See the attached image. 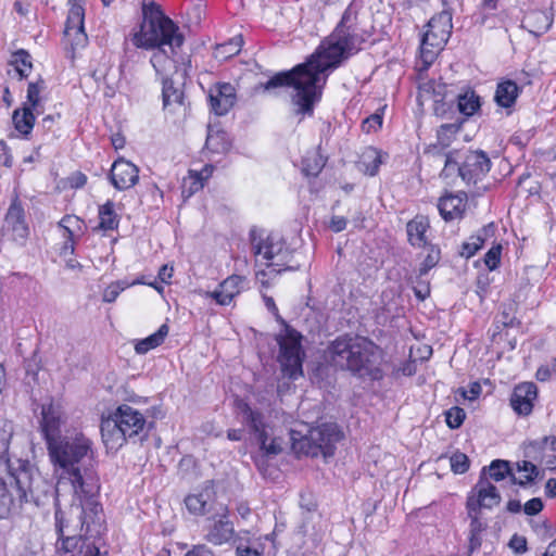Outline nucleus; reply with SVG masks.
Masks as SVG:
<instances>
[{
    "mask_svg": "<svg viewBox=\"0 0 556 556\" xmlns=\"http://www.w3.org/2000/svg\"><path fill=\"white\" fill-rule=\"evenodd\" d=\"M364 42L358 31L357 12L349 5L332 34L324 40L306 62L291 71L279 72L266 83L254 87L255 93H270L277 88L292 87L294 93L291 103L294 113L312 116L315 104L320 100L329 71L337 68L343 61L355 54Z\"/></svg>",
    "mask_w": 556,
    "mask_h": 556,
    "instance_id": "nucleus-1",
    "label": "nucleus"
},
{
    "mask_svg": "<svg viewBox=\"0 0 556 556\" xmlns=\"http://www.w3.org/2000/svg\"><path fill=\"white\" fill-rule=\"evenodd\" d=\"M66 420V414L59 403L50 402L41 406L40 430L60 482L71 484L75 498L81 503L83 514L90 510L97 516L101 511V504L97 500L100 479L93 442L77 430L62 434Z\"/></svg>",
    "mask_w": 556,
    "mask_h": 556,
    "instance_id": "nucleus-2",
    "label": "nucleus"
},
{
    "mask_svg": "<svg viewBox=\"0 0 556 556\" xmlns=\"http://www.w3.org/2000/svg\"><path fill=\"white\" fill-rule=\"evenodd\" d=\"M382 351L366 337L343 334L328 343L325 359L334 368L349 371L358 378L380 380Z\"/></svg>",
    "mask_w": 556,
    "mask_h": 556,
    "instance_id": "nucleus-3",
    "label": "nucleus"
},
{
    "mask_svg": "<svg viewBox=\"0 0 556 556\" xmlns=\"http://www.w3.org/2000/svg\"><path fill=\"white\" fill-rule=\"evenodd\" d=\"M74 510L77 515V521L72 527V531L65 513L59 508L55 510V531L59 534L56 551L71 556H100L99 547L90 541V538L93 536L92 527L97 534L100 533L102 510L97 516L90 510L85 515L81 513L80 502L76 507H72V513Z\"/></svg>",
    "mask_w": 556,
    "mask_h": 556,
    "instance_id": "nucleus-4",
    "label": "nucleus"
},
{
    "mask_svg": "<svg viewBox=\"0 0 556 556\" xmlns=\"http://www.w3.org/2000/svg\"><path fill=\"white\" fill-rule=\"evenodd\" d=\"M131 41L137 48L167 47L172 54H177L185 37L179 31V27L163 13L159 5L143 0L142 22L139 30L134 33Z\"/></svg>",
    "mask_w": 556,
    "mask_h": 556,
    "instance_id": "nucleus-5",
    "label": "nucleus"
},
{
    "mask_svg": "<svg viewBox=\"0 0 556 556\" xmlns=\"http://www.w3.org/2000/svg\"><path fill=\"white\" fill-rule=\"evenodd\" d=\"M31 483L33 468L28 460L12 462L0 454V518L8 517L16 504L27 502Z\"/></svg>",
    "mask_w": 556,
    "mask_h": 556,
    "instance_id": "nucleus-6",
    "label": "nucleus"
},
{
    "mask_svg": "<svg viewBox=\"0 0 556 556\" xmlns=\"http://www.w3.org/2000/svg\"><path fill=\"white\" fill-rule=\"evenodd\" d=\"M144 415L128 404L119 405L101 420V437L108 451H117L129 439H141L146 434Z\"/></svg>",
    "mask_w": 556,
    "mask_h": 556,
    "instance_id": "nucleus-7",
    "label": "nucleus"
},
{
    "mask_svg": "<svg viewBox=\"0 0 556 556\" xmlns=\"http://www.w3.org/2000/svg\"><path fill=\"white\" fill-rule=\"evenodd\" d=\"M491 169V161L482 150L451 151L445 155L444 167L440 176L444 179L458 173L467 185H476Z\"/></svg>",
    "mask_w": 556,
    "mask_h": 556,
    "instance_id": "nucleus-8",
    "label": "nucleus"
},
{
    "mask_svg": "<svg viewBox=\"0 0 556 556\" xmlns=\"http://www.w3.org/2000/svg\"><path fill=\"white\" fill-rule=\"evenodd\" d=\"M292 432V448L298 454L317 457L323 455L325 458L334 454L337 443L342 439V432L338 425L328 422L308 430L307 434L301 438Z\"/></svg>",
    "mask_w": 556,
    "mask_h": 556,
    "instance_id": "nucleus-9",
    "label": "nucleus"
},
{
    "mask_svg": "<svg viewBox=\"0 0 556 556\" xmlns=\"http://www.w3.org/2000/svg\"><path fill=\"white\" fill-rule=\"evenodd\" d=\"M250 236L256 262H262L276 273L291 268L289 263L292 260V253L280 236L270 233L266 238H262L257 236L256 230H252Z\"/></svg>",
    "mask_w": 556,
    "mask_h": 556,
    "instance_id": "nucleus-10",
    "label": "nucleus"
},
{
    "mask_svg": "<svg viewBox=\"0 0 556 556\" xmlns=\"http://www.w3.org/2000/svg\"><path fill=\"white\" fill-rule=\"evenodd\" d=\"M302 336L296 330L287 327L285 334L277 338L279 344L278 362L285 376L298 379L303 376V359L305 353L301 344Z\"/></svg>",
    "mask_w": 556,
    "mask_h": 556,
    "instance_id": "nucleus-11",
    "label": "nucleus"
},
{
    "mask_svg": "<svg viewBox=\"0 0 556 556\" xmlns=\"http://www.w3.org/2000/svg\"><path fill=\"white\" fill-rule=\"evenodd\" d=\"M501 502V495L495 485L486 477V468L483 467L480 478L466 502L467 511L480 514L481 508L491 509Z\"/></svg>",
    "mask_w": 556,
    "mask_h": 556,
    "instance_id": "nucleus-12",
    "label": "nucleus"
},
{
    "mask_svg": "<svg viewBox=\"0 0 556 556\" xmlns=\"http://www.w3.org/2000/svg\"><path fill=\"white\" fill-rule=\"evenodd\" d=\"M242 413L245 425L255 435L261 448L267 454H279L281 452V447L276 443V440L273 439L269 443L267 442L269 439L268 426L264 421L263 414L258 410L252 409L248 405L244 406Z\"/></svg>",
    "mask_w": 556,
    "mask_h": 556,
    "instance_id": "nucleus-13",
    "label": "nucleus"
},
{
    "mask_svg": "<svg viewBox=\"0 0 556 556\" xmlns=\"http://www.w3.org/2000/svg\"><path fill=\"white\" fill-rule=\"evenodd\" d=\"M109 178L117 190H127L139 180V168L124 157L117 159L111 166Z\"/></svg>",
    "mask_w": 556,
    "mask_h": 556,
    "instance_id": "nucleus-14",
    "label": "nucleus"
},
{
    "mask_svg": "<svg viewBox=\"0 0 556 556\" xmlns=\"http://www.w3.org/2000/svg\"><path fill=\"white\" fill-rule=\"evenodd\" d=\"M216 496L214 480L203 482L201 490L186 496L185 505L188 511L194 516H203L211 510Z\"/></svg>",
    "mask_w": 556,
    "mask_h": 556,
    "instance_id": "nucleus-15",
    "label": "nucleus"
},
{
    "mask_svg": "<svg viewBox=\"0 0 556 556\" xmlns=\"http://www.w3.org/2000/svg\"><path fill=\"white\" fill-rule=\"evenodd\" d=\"M556 438L544 437L540 440L530 442L526 447L528 457L535 462L544 464L547 468H556Z\"/></svg>",
    "mask_w": 556,
    "mask_h": 556,
    "instance_id": "nucleus-16",
    "label": "nucleus"
},
{
    "mask_svg": "<svg viewBox=\"0 0 556 556\" xmlns=\"http://www.w3.org/2000/svg\"><path fill=\"white\" fill-rule=\"evenodd\" d=\"M5 230L11 238L20 244H24L29 235V228L25 220L22 205L14 201L5 215Z\"/></svg>",
    "mask_w": 556,
    "mask_h": 556,
    "instance_id": "nucleus-17",
    "label": "nucleus"
},
{
    "mask_svg": "<svg viewBox=\"0 0 556 556\" xmlns=\"http://www.w3.org/2000/svg\"><path fill=\"white\" fill-rule=\"evenodd\" d=\"M536 386L532 382H525L515 387L510 396V406L520 416H528L533 409L536 400Z\"/></svg>",
    "mask_w": 556,
    "mask_h": 556,
    "instance_id": "nucleus-18",
    "label": "nucleus"
},
{
    "mask_svg": "<svg viewBox=\"0 0 556 556\" xmlns=\"http://www.w3.org/2000/svg\"><path fill=\"white\" fill-rule=\"evenodd\" d=\"M212 111L216 115H225L236 103V91L231 84H218L208 93Z\"/></svg>",
    "mask_w": 556,
    "mask_h": 556,
    "instance_id": "nucleus-19",
    "label": "nucleus"
},
{
    "mask_svg": "<svg viewBox=\"0 0 556 556\" xmlns=\"http://www.w3.org/2000/svg\"><path fill=\"white\" fill-rule=\"evenodd\" d=\"M243 281L244 277L231 275L219 283L218 289L207 292L206 296L214 299L219 305H229L241 292Z\"/></svg>",
    "mask_w": 556,
    "mask_h": 556,
    "instance_id": "nucleus-20",
    "label": "nucleus"
},
{
    "mask_svg": "<svg viewBox=\"0 0 556 556\" xmlns=\"http://www.w3.org/2000/svg\"><path fill=\"white\" fill-rule=\"evenodd\" d=\"M435 18H431L428 23L429 29L424 34L420 45V58L422 61V70L428 67L434 62L439 51L443 48L445 38L442 36L440 40L431 41L432 28L434 27Z\"/></svg>",
    "mask_w": 556,
    "mask_h": 556,
    "instance_id": "nucleus-21",
    "label": "nucleus"
},
{
    "mask_svg": "<svg viewBox=\"0 0 556 556\" xmlns=\"http://www.w3.org/2000/svg\"><path fill=\"white\" fill-rule=\"evenodd\" d=\"M430 228L428 217L417 215L406 225L407 239L414 248H426L428 245L427 231Z\"/></svg>",
    "mask_w": 556,
    "mask_h": 556,
    "instance_id": "nucleus-22",
    "label": "nucleus"
},
{
    "mask_svg": "<svg viewBox=\"0 0 556 556\" xmlns=\"http://www.w3.org/2000/svg\"><path fill=\"white\" fill-rule=\"evenodd\" d=\"M467 203V194H450L440 199L438 208L445 220H453L462 217Z\"/></svg>",
    "mask_w": 556,
    "mask_h": 556,
    "instance_id": "nucleus-23",
    "label": "nucleus"
},
{
    "mask_svg": "<svg viewBox=\"0 0 556 556\" xmlns=\"http://www.w3.org/2000/svg\"><path fill=\"white\" fill-rule=\"evenodd\" d=\"M151 56V64L156 75L168 78V75L176 68L175 55L172 54L167 47L154 48Z\"/></svg>",
    "mask_w": 556,
    "mask_h": 556,
    "instance_id": "nucleus-24",
    "label": "nucleus"
},
{
    "mask_svg": "<svg viewBox=\"0 0 556 556\" xmlns=\"http://www.w3.org/2000/svg\"><path fill=\"white\" fill-rule=\"evenodd\" d=\"M495 229L493 223L479 229L476 235L469 237L462 244L460 255L466 258L473 256L483 247L484 242L494 236Z\"/></svg>",
    "mask_w": 556,
    "mask_h": 556,
    "instance_id": "nucleus-25",
    "label": "nucleus"
},
{
    "mask_svg": "<svg viewBox=\"0 0 556 556\" xmlns=\"http://www.w3.org/2000/svg\"><path fill=\"white\" fill-rule=\"evenodd\" d=\"M36 111L28 109L24 105L13 111L12 122L16 131L23 137L27 138L36 122Z\"/></svg>",
    "mask_w": 556,
    "mask_h": 556,
    "instance_id": "nucleus-26",
    "label": "nucleus"
},
{
    "mask_svg": "<svg viewBox=\"0 0 556 556\" xmlns=\"http://www.w3.org/2000/svg\"><path fill=\"white\" fill-rule=\"evenodd\" d=\"M520 93L519 86L510 79L497 84L494 100L502 108H510L515 104Z\"/></svg>",
    "mask_w": 556,
    "mask_h": 556,
    "instance_id": "nucleus-27",
    "label": "nucleus"
},
{
    "mask_svg": "<svg viewBox=\"0 0 556 556\" xmlns=\"http://www.w3.org/2000/svg\"><path fill=\"white\" fill-rule=\"evenodd\" d=\"M235 534L233 526L228 520H218L214 522L207 533L205 540L214 545H223L229 542Z\"/></svg>",
    "mask_w": 556,
    "mask_h": 556,
    "instance_id": "nucleus-28",
    "label": "nucleus"
},
{
    "mask_svg": "<svg viewBox=\"0 0 556 556\" xmlns=\"http://www.w3.org/2000/svg\"><path fill=\"white\" fill-rule=\"evenodd\" d=\"M46 81L39 77L36 81H31L27 87L26 101L22 104L28 109L36 111L37 114L43 113V99L41 93L46 90Z\"/></svg>",
    "mask_w": 556,
    "mask_h": 556,
    "instance_id": "nucleus-29",
    "label": "nucleus"
},
{
    "mask_svg": "<svg viewBox=\"0 0 556 556\" xmlns=\"http://www.w3.org/2000/svg\"><path fill=\"white\" fill-rule=\"evenodd\" d=\"M525 21L531 27L530 33L539 36L551 28L553 16L546 11L533 10L526 15Z\"/></svg>",
    "mask_w": 556,
    "mask_h": 556,
    "instance_id": "nucleus-30",
    "label": "nucleus"
},
{
    "mask_svg": "<svg viewBox=\"0 0 556 556\" xmlns=\"http://www.w3.org/2000/svg\"><path fill=\"white\" fill-rule=\"evenodd\" d=\"M168 334V326L163 324L159 330L149 337L138 340L135 344V351L137 354H146L149 351L160 346L166 336Z\"/></svg>",
    "mask_w": 556,
    "mask_h": 556,
    "instance_id": "nucleus-31",
    "label": "nucleus"
},
{
    "mask_svg": "<svg viewBox=\"0 0 556 556\" xmlns=\"http://www.w3.org/2000/svg\"><path fill=\"white\" fill-rule=\"evenodd\" d=\"M481 106L480 97L471 89H467L457 96L458 111L466 117H470L477 113Z\"/></svg>",
    "mask_w": 556,
    "mask_h": 556,
    "instance_id": "nucleus-32",
    "label": "nucleus"
},
{
    "mask_svg": "<svg viewBox=\"0 0 556 556\" xmlns=\"http://www.w3.org/2000/svg\"><path fill=\"white\" fill-rule=\"evenodd\" d=\"M468 518L470 519L469 525V553H473L481 546V533L485 530L486 525L480 520L479 514L473 511H467Z\"/></svg>",
    "mask_w": 556,
    "mask_h": 556,
    "instance_id": "nucleus-33",
    "label": "nucleus"
},
{
    "mask_svg": "<svg viewBox=\"0 0 556 556\" xmlns=\"http://www.w3.org/2000/svg\"><path fill=\"white\" fill-rule=\"evenodd\" d=\"M9 65L14 67L20 79L27 78L33 68L31 56L26 50L20 49L12 53Z\"/></svg>",
    "mask_w": 556,
    "mask_h": 556,
    "instance_id": "nucleus-34",
    "label": "nucleus"
},
{
    "mask_svg": "<svg viewBox=\"0 0 556 556\" xmlns=\"http://www.w3.org/2000/svg\"><path fill=\"white\" fill-rule=\"evenodd\" d=\"M99 228L102 230H114L118 227V215L115 213V204L109 200L99 207Z\"/></svg>",
    "mask_w": 556,
    "mask_h": 556,
    "instance_id": "nucleus-35",
    "label": "nucleus"
},
{
    "mask_svg": "<svg viewBox=\"0 0 556 556\" xmlns=\"http://www.w3.org/2000/svg\"><path fill=\"white\" fill-rule=\"evenodd\" d=\"M163 105L165 109L170 106H181L184 104V91L173 86V81L169 78H163Z\"/></svg>",
    "mask_w": 556,
    "mask_h": 556,
    "instance_id": "nucleus-36",
    "label": "nucleus"
},
{
    "mask_svg": "<svg viewBox=\"0 0 556 556\" xmlns=\"http://www.w3.org/2000/svg\"><path fill=\"white\" fill-rule=\"evenodd\" d=\"M465 118H458L454 123L443 124L438 129V142L442 148H447L462 129Z\"/></svg>",
    "mask_w": 556,
    "mask_h": 556,
    "instance_id": "nucleus-37",
    "label": "nucleus"
},
{
    "mask_svg": "<svg viewBox=\"0 0 556 556\" xmlns=\"http://www.w3.org/2000/svg\"><path fill=\"white\" fill-rule=\"evenodd\" d=\"M138 283H144V281L142 279H137L131 282H128L125 280L112 282L104 290L102 300H103V302H106V303H113L117 299V296L119 295V293L122 291H124L125 289H127L131 286L138 285Z\"/></svg>",
    "mask_w": 556,
    "mask_h": 556,
    "instance_id": "nucleus-38",
    "label": "nucleus"
},
{
    "mask_svg": "<svg viewBox=\"0 0 556 556\" xmlns=\"http://www.w3.org/2000/svg\"><path fill=\"white\" fill-rule=\"evenodd\" d=\"M79 218L75 217V216H70V215H66L64 216L60 222H59V227L64 229L65 231V236H66V241L63 245V254H66L67 252H70L71 254L74 253V241H73V230L71 229L72 226L74 225H78L79 224Z\"/></svg>",
    "mask_w": 556,
    "mask_h": 556,
    "instance_id": "nucleus-39",
    "label": "nucleus"
},
{
    "mask_svg": "<svg viewBox=\"0 0 556 556\" xmlns=\"http://www.w3.org/2000/svg\"><path fill=\"white\" fill-rule=\"evenodd\" d=\"M384 110L386 105L380 106L362 122L361 127L365 134L377 132L382 127Z\"/></svg>",
    "mask_w": 556,
    "mask_h": 556,
    "instance_id": "nucleus-40",
    "label": "nucleus"
},
{
    "mask_svg": "<svg viewBox=\"0 0 556 556\" xmlns=\"http://www.w3.org/2000/svg\"><path fill=\"white\" fill-rule=\"evenodd\" d=\"M486 468V472L489 473V478L501 481L505 479L507 476L511 478V471L509 468V463L502 459L493 460L489 467Z\"/></svg>",
    "mask_w": 556,
    "mask_h": 556,
    "instance_id": "nucleus-41",
    "label": "nucleus"
},
{
    "mask_svg": "<svg viewBox=\"0 0 556 556\" xmlns=\"http://www.w3.org/2000/svg\"><path fill=\"white\" fill-rule=\"evenodd\" d=\"M205 147L211 152L223 153L228 150L229 144L223 132H208Z\"/></svg>",
    "mask_w": 556,
    "mask_h": 556,
    "instance_id": "nucleus-42",
    "label": "nucleus"
},
{
    "mask_svg": "<svg viewBox=\"0 0 556 556\" xmlns=\"http://www.w3.org/2000/svg\"><path fill=\"white\" fill-rule=\"evenodd\" d=\"M203 188V176L193 175V170L189 172V177L184 179L182 194L191 197L197 191Z\"/></svg>",
    "mask_w": 556,
    "mask_h": 556,
    "instance_id": "nucleus-43",
    "label": "nucleus"
},
{
    "mask_svg": "<svg viewBox=\"0 0 556 556\" xmlns=\"http://www.w3.org/2000/svg\"><path fill=\"white\" fill-rule=\"evenodd\" d=\"M243 40L241 36H236L228 42L217 47V53L223 58L236 55L240 52Z\"/></svg>",
    "mask_w": 556,
    "mask_h": 556,
    "instance_id": "nucleus-44",
    "label": "nucleus"
},
{
    "mask_svg": "<svg viewBox=\"0 0 556 556\" xmlns=\"http://www.w3.org/2000/svg\"><path fill=\"white\" fill-rule=\"evenodd\" d=\"M451 469L456 475L465 473L469 469V458L462 452H456L450 457Z\"/></svg>",
    "mask_w": 556,
    "mask_h": 556,
    "instance_id": "nucleus-45",
    "label": "nucleus"
},
{
    "mask_svg": "<svg viewBox=\"0 0 556 556\" xmlns=\"http://www.w3.org/2000/svg\"><path fill=\"white\" fill-rule=\"evenodd\" d=\"M439 261L440 250L434 245H430L428 254L419 267V276L427 275L428 271L439 263Z\"/></svg>",
    "mask_w": 556,
    "mask_h": 556,
    "instance_id": "nucleus-46",
    "label": "nucleus"
},
{
    "mask_svg": "<svg viewBox=\"0 0 556 556\" xmlns=\"http://www.w3.org/2000/svg\"><path fill=\"white\" fill-rule=\"evenodd\" d=\"M465 417V410L458 406H454L445 413V420L451 429L459 428L463 425Z\"/></svg>",
    "mask_w": 556,
    "mask_h": 556,
    "instance_id": "nucleus-47",
    "label": "nucleus"
},
{
    "mask_svg": "<svg viewBox=\"0 0 556 556\" xmlns=\"http://www.w3.org/2000/svg\"><path fill=\"white\" fill-rule=\"evenodd\" d=\"M518 470L526 473L523 479L517 480L516 477L511 475V482L518 483L520 485H525L528 482H531L538 475L535 465L527 460L522 462L521 465H518Z\"/></svg>",
    "mask_w": 556,
    "mask_h": 556,
    "instance_id": "nucleus-48",
    "label": "nucleus"
},
{
    "mask_svg": "<svg viewBox=\"0 0 556 556\" xmlns=\"http://www.w3.org/2000/svg\"><path fill=\"white\" fill-rule=\"evenodd\" d=\"M502 244H494L484 255V264L490 270H495L501 264Z\"/></svg>",
    "mask_w": 556,
    "mask_h": 556,
    "instance_id": "nucleus-49",
    "label": "nucleus"
},
{
    "mask_svg": "<svg viewBox=\"0 0 556 556\" xmlns=\"http://www.w3.org/2000/svg\"><path fill=\"white\" fill-rule=\"evenodd\" d=\"M71 41L72 49L75 51L86 47L88 37L85 33V28L73 31V34L65 35Z\"/></svg>",
    "mask_w": 556,
    "mask_h": 556,
    "instance_id": "nucleus-50",
    "label": "nucleus"
},
{
    "mask_svg": "<svg viewBox=\"0 0 556 556\" xmlns=\"http://www.w3.org/2000/svg\"><path fill=\"white\" fill-rule=\"evenodd\" d=\"M324 167L320 159L315 157L314 164H309V159L303 161V172L306 176H317Z\"/></svg>",
    "mask_w": 556,
    "mask_h": 556,
    "instance_id": "nucleus-51",
    "label": "nucleus"
},
{
    "mask_svg": "<svg viewBox=\"0 0 556 556\" xmlns=\"http://www.w3.org/2000/svg\"><path fill=\"white\" fill-rule=\"evenodd\" d=\"M542 509H543V502L539 497H533V498L529 500L523 506V511L528 516H534V515L539 514Z\"/></svg>",
    "mask_w": 556,
    "mask_h": 556,
    "instance_id": "nucleus-52",
    "label": "nucleus"
},
{
    "mask_svg": "<svg viewBox=\"0 0 556 556\" xmlns=\"http://www.w3.org/2000/svg\"><path fill=\"white\" fill-rule=\"evenodd\" d=\"M276 454H267L265 451H263L261 447H260V452L258 454H256L254 456V463L257 467V469L263 473L265 475L266 470H267V457L269 456H275Z\"/></svg>",
    "mask_w": 556,
    "mask_h": 556,
    "instance_id": "nucleus-53",
    "label": "nucleus"
},
{
    "mask_svg": "<svg viewBox=\"0 0 556 556\" xmlns=\"http://www.w3.org/2000/svg\"><path fill=\"white\" fill-rule=\"evenodd\" d=\"M84 18H85V11L81 5L75 4L70 9L67 20H70L71 22H77L79 24H84Z\"/></svg>",
    "mask_w": 556,
    "mask_h": 556,
    "instance_id": "nucleus-54",
    "label": "nucleus"
},
{
    "mask_svg": "<svg viewBox=\"0 0 556 556\" xmlns=\"http://www.w3.org/2000/svg\"><path fill=\"white\" fill-rule=\"evenodd\" d=\"M482 391V388L479 382H471L469 384V390L462 389L460 393L464 399L467 400H476Z\"/></svg>",
    "mask_w": 556,
    "mask_h": 556,
    "instance_id": "nucleus-55",
    "label": "nucleus"
},
{
    "mask_svg": "<svg viewBox=\"0 0 556 556\" xmlns=\"http://www.w3.org/2000/svg\"><path fill=\"white\" fill-rule=\"evenodd\" d=\"M509 546L517 554H522L527 551V540L523 536L514 535L509 541Z\"/></svg>",
    "mask_w": 556,
    "mask_h": 556,
    "instance_id": "nucleus-56",
    "label": "nucleus"
},
{
    "mask_svg": "<svg viewBox=\"0 0 556 556\" xmlns=\"http://www.w3.org/2000/svg\"><path fill=\"white\" fill-rule=\"evenodd\" d=\"M348 220L343 216H332L329 228L334 232H340L346 228Z\"/></svg>",
    "mask_w": 556,
    "mask_h": 556,
    "instance_id": "nucleus-57",
    "label": "nucleus"
},
{
    "mask_svg": "<svg viewBox=\"0 0 556 556\" xmlns=\"http://www.w3.org/2000/svg\"><path fill=\"white\" fill-rule=\"evenodd\" d=\"M70 186L72 188H81L87 182V176L80 172L74 173L70 178Z\"/></svg>",
    "mask_w": 556,
    "mask_h": 556,
    "instance_id": "nucleus-58",
    "label": "nucleus"
},
{
    "mask_svg": "<svg viewBox=\"0 0 556 556\" xmlns=\"http://www.w3.org/2000/svg\"><path fill=\"white\" fill-rule=\"evenodd\" d=\"M0 147L2 150V154L0 155V162L7 167H11L12 166V155L10 154V149H9L8 144L5 143V141L0 140Z\"/></svg>",
    "mask_w": 556,
    "mask_h": 556,
    "instance_id": "nucleus-59",
    "label": "nucleus"
},
{
    "mask_svg": "<svg viewBox=\"0 0 556 556\" xmlns=\"http://www.w3.org/2000/svg\"><path fill=\"white\" fill-rule=\"evenodd\" d=\"M264 303H265L266 308L276 317V319L278 321L283 323V319L279 315L278 307H277L274 299L271 296L265 295L264 296Z\"/></svg>",
    "mask_w": 556,
    "mask_h": 556,
    "instance_id": "nucleus-60",
    "label": "nucleus"
},
{
    "mask_svg": "<svg viewBox=\"0 0 556 556\" xmlns=\"http://www.w3.org/2000/svg\"><path fill=\"white\" fill-rule=\"evenodd\" d=\"M414 293L417 299H419L420 301H424L430 294L429 285L428 283H418L416 287H414Z\"/></svg>",
    "mask_w": 556,
    "mask_h": 556,
    "instance_id": "nucleus-61",
    "label": "nucleus"
},
{
    "mask_svg": "<svg viewBox=\"0 0 556 556\" xmlns=\"http://www.w3.org/2000/svg\"><path fill=\"white\" fill-rule=\"evenodd\" d=\"M173 271H174L173 267L163 265L159 270L157 277L162 283H169L172 277H173Z\"/></svg>",
    "mask_w": 556,
    "mask_h": 556,
    "instance_id": "nucleus-62",
    "label": "nucleus"
},
{
    "mask_svg": "<svg viewBox=\"0 0 556 556\" xmlns=\"http://www.w3.org/2000/svg\"><path fill=\"white\" fill-rule=\"evenodd\" d=\"M185 556H213V553L205 545H197L190 549Z\"/></svg>",
    "mask_w": 556,
    "mask_h": 556,
    "instance_id": "nucleus-63",
    "label": "nucleus"
},
{
    "mask_svg": "<svg viewBox=\"0 0 556 556\" xmlns=\"http://www.w3.org/2000/svg\"><path fill=\"white\" fill-rule=\"evenodd\" d=\"M430 87H431V89L433 91V94L435 97L434 100L443 101V99L445 98L446 85L445 84L431 83Z\"/></svg>",
    "mask_w": 556,
    "mask_h": 556,
    "instance_id": "nucleus-64",
    "label": "nucleus"
}]
</instances>
